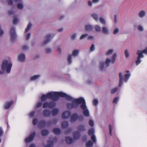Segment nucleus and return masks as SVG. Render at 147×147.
<instances>
[{"label":"nucleus","instance_id":"nucleus-30","mask_svg":"<svg viewBox=\"0 0 147 147\" xmlns=\"http://www.w3.org/2000/svg\"><path fill=\"white\" fill-rule=\"evenodd\" d=\"M93 144L90 140L86 144V147H91L93 145Z\"/></svg>","mask_w":147,"mask_h":147},{"label":"nucleus","instance_id":"nucleus-52","mask_svg":"<svg viewBox=\"0 0 147 147\" xmlns=\"http://www.w3.org/2000/svg\"><path fill=\"white\" fill-rule=\"evenodd\" d=\"M109 129L110 134V135H111L112 131V127L111 125L110 124L109 125Z\"/></svg>","mask_w":147,"mask_h":147},{"label":"nucleus","instance_id":"nucleus-59","mask_svg":"<svg viewBox=\"0 0 147 147\" xmlns=\"http://www.w3.org/2000/svg\"><path fill=\"white\" fill-rule=\"evenodd\" d=\"M57 119H55L53 120V123L54 124H55L57 122Z\"/></svg>","mask_w":147,"mask_h":147},{"label":"nucleus","instance_id":"nucleus-19","mask_svg":"<svg viewBox=\"0 0 147 147\" xmlns=\"http://www.w3.org/2000/svg\"><path fill=\"white\" fill-rule=\"evenodd\" d=\"M119 86L120 87L122 85V84L123 80V77L122 76V74L121 73H119Z\"/></svg>","mask_w":147,"mask_h":147},{"label":"nucleus","instance_id":"nucleus-57","mask_svg":"<svg viewBox=\"0 0 147 147\" xmlns=\"http://www.w3.org/2000/svg\"><path fill=\"white\" fill-rule=\"evenodd\" d=\"M118 98H117V97L115 98L113 100V103H116L118 101Z\"/></svg>","mask_w":147,"mask_h":147},{"label":"nucleus","instance_id":"nucleus-29","mask_svg":"<svg viewBox=\"0 0 147 147\" xmlns=\"http://www.w3.org/2000/svg\"><path fill=\"white\" fill-rule=\"evenodd\" d=\"M94 130L93 128H91L88 131V134L89 136L94 135Z\"/></svg>","mask_w":147,"mask_h":147},{"label":"nucleus","instance_id":"nucleus-47","mask_svg":"<svg viewBox=\"0 0 147 147\" xmlns=\"http://www.w3.org/2000/svg\"><path fill=\"white\" fill-rule=\"evenodd\" d=\"M42 104L41 102H38L36 104V106L37 108H39L41 107Z\"/></svg>","mask_w":147,"mask_h":147},{"label":"nucleus","instance_id":"nucleus-64","mask_svg":"<svg viewBox=\"0 0 147 147\" xmlns=\"http://www.w3.org/2000/svg\"><path fill=\"white\" fill-rule=\"evenodd\" d=\"M46 51L47 53H49L51 52V50L50 49L47 48L46 49Z\"/></svg>","mask_w":147,"mask_h":147},{"label":"nucleus","instance_id":"nucleus-49","mask_svg":"<svg viewBox=\"0 0 147 147\" xmlns=\"http://www.w3.org/2000/svg\"><path fill=\"white\" fill-rule=\"evenodd\" d=\"M38 119H34L33 120V124L34 125H36L37 124L38 122Z\"/></svg>","mask_w":147,"mask_h":147},{"label":"nucleus","instance_id":"nucleus-8","mask_svg":"<svg viewBox=\"0 0 147 147\" xmlns=\"http://www.w3.org/2000/svg\"><path fill=\"white\" fill-rule=\"evenodd\" d=\"M10 34L11 37V42H14L16 40V35L15 33V28L13 27H12L11 28Z\"/></svg>","mask_w":147,"mask_h":147},{"label":"nucleus","instance_id":"nucleus-45","mask_svg":"<svg viewBox=\"0 0 147 147\" xmlns=\"http://www.w3.org/2000/svg\"><path fill=\"white\" fill-rule=\"evenodd\" d=\"M91 139L92 141L94 143H95L96 142V137L94 135H92L91 136Z\"/></svg>","mask_w":147,"mask_h":147},{"label":"nucleus","instance_id":"nucleus-11","mask_svg":"<svg viewBox=\"0 0 147 147\" xmlns=\"http://www.w3.org/2000/svg\"><path fill=\"white\" fill-rule=\"evenodd\" d=\"M73 138L74 139L77 140L79 139L80 137V134L78 131H76L73 133Z\"/></svg>","mask_w":147,"mask_h":147},{"label":"nucleus","instance_id":"nucleus-55","mask_svg":"<svg viewBox=\"0 0 147 147\" xmlns=\"http://www.w3.org/2000/svg\"><path fill=\"white\" fill-rule=\"evenodd\" d=\"M94 50V44H92L90 48V51H93Z\"/></svg>","mask_w":147,"mask_h":147},{"label":"nucleus","instance_id":"nucleus-53","mask_svg":"<svg viewBox=\"0 0 147 147\" xmlns=\"http://www.w3.org/2000/svg\"><path fill=\"white\" fill-rule=\"evenodd\" d=\"M71 131V129H68L67 130L65 131V134H67L70 133Z\"/></svg>","mask_w":147,"mask_h":147},{"label":"nucleus","instance_id":"nucleus-54","mask_svg":"<svg viewBox=\"0 0 147 147\" xmlns=\"http://www.w3.org/2000/svg\"><path fill=\"white\" fill-rule=\"evenodd\" d=\"M119 30L117 28L115 29L113 32V34H116L119 32Z\"/></svg>","mask_w":147,"mask_h":147},{"label":"nucleus","instance_id":"nucleus-25","mask_svg":"<svg viewBox=\"0 0 147 147\" xmlns=\"http://www.w3.org/2000/svg\"><path fill=\"white\" fill-rule=\"evenodd\" d=\"M59 110L57 109H55L52 110V115L53 116H55L57 115L59 113Z\"/></svg>","mask_w":147,"mask_h":147},{"label":"nucleus","instance_id":"nucleus-12","mask_svg":"<svg viewBox=\"0 0 147 147\" xmlns=\"http://www.w3.org/2000/svg\"><path fill=\"white\" fill-rule=\"evenodd\" d=\"M13 103V101H11L9 102H6L4 106V109H8L12 105Z\"/></svg>","mask_w":147,"mask_h":147},{"label":"nucleus","instance_id":"nucleus-15","mask_svg":"<svg viewBox=\"0 0 147 147\" xmlns=\"http://www.w3.org/2000/svg\"><path fill=\"white\" fill-rule=\"evenodd\" d=\"M51 35L50 34L47 35L45 37L46 40L44 41L43 43V45H45L49 42L50 41V38L51 36Z\"/></svg>","mask_w":147,"mask_h":147},{"label":"nucleus","instance_id":"nucleus-38","mask_svg":"<svg viewBox=\"0 0 147 147\" xmlns=\"http://www.w3.org/2000/svg\"><path fill=\"white\" fill-rule=\"evenodd\" d=\"M72 55H68V61L69 64H70L72 62Z\"/></svg>","mask_w":147,"mask_h":147},{"label":"nucleus","instance_id":"nucleus-46","mask_svg":"<svg viewBox=\"0 0 147 147\" xmlns=\"http://www.w3.org/2000/svg\"><path fill=\"white\" fill-rule=\"evenodd\" d=\"M88 35L87 34L82 35L80 38V39L81 40L87 37Z\"/></svg>","mask_w":147,"mask_h":147},{"label":"nucleus","instance_id":"nucleus-24","mask_svg":"<svg viewBox=\"0 0 147 147\" xmlns=\"http://www.w3.org/2000/svg\"><path fill=\"white\" fill-rule=\"evenodd\" d=\"M53 132L55 134L57 135L60 134L61 133L60 129L57 128L54 129Z\"/></svg>","mask_w":147,"mask_h":147},{"label":"nucleus","instance_id":"nucleus-33","mask_svg":"<svg viewBox=\"0 0 147 147\" xmlns=\"http://www.w3.org/2000/svg\"><path fill=\"white\" fill-rule=\"evenodd\" d=\"M32 26V25L30 22L29 23L26 28V29L25 30V32L26 33L28 32L30 29L31 26Z\"/></svg>","mask_w":147,"mask_h":147},{"label":"nucleus","instance_id":"nucleus-16","mask_svg":"<svg viewBox=\"0 0 147 147\" xmlns=\"http://www.w3.org/2000/svg\"><path fill=\"white\" fill-rule=\"evenodd\" d=\"M8 2V4L9 5H12V2H15L16 3H19L22 2V0H7Z\"/></svg>","mask_w":147,"mask_h":147},{"label":"nucleus","instance_id":"nucleus-3","mask_svg":"<svg viewBox=\"0 0 147 147\" xmlns=\"http://www.w3.org/2000/svg\"><path fill=\"white\" fill-rule=\"evenodd\" d=\"M116 54H114L112 57L111 60L107 58L106 61L105 63L103 62H101L100 63V66L99 67L101 71L103 70L105 66V67L107 68L109 65V63L111 62L112 63H114L115 61L116 58Z\"/></svg>","mask_w":147,"mask_h":147},{"label":"nucleus","instance_id":"nucleus-44","mask_svg":"<svg viewBox=\"0 0 147 147\" xmlns=\"http://www.w3.org/2000/svg\"><path fill=\"white\" fill-rule=\"evenodd\" d=\"M99 20L101 23L104 25L105 24V22L103 18L101 17L99 19Z\"/></svg>","mask_w":147,"mask_h":147},{"label":"nucleus","instance_id":"nucleus-56","mask_svg":"<svg viewBox=\"0 0 147 147\" xmlns=\"http://www.w3.org/2000/svg\"><path fill=\"white\" fill-rule=\"evenodd\" d=\"M35 113V112L34 111H32L30 113V117H32L34 115Z\"/></svg>","mask_w":147,"mask_h":147},{"label":"nucleus","instance_id":"nucleus-43","mask_svg":"<svg viewBox=\"0 0 147 147\" xmlns=\"http://www.w3.org/2000/svg\"><path fill=\"white\" fill-rule=\"evenodd\" d=\"M13 23L14 24H16L18 21V19L15 16H13Z\"/></svg>","mask_w":147,"mask_h":147},{"label":"nucleus","instance_id":"nucleus-21","mask_svg":"<svg viewBox=\"0 0 147 147\" xmlns=\"http://www.w3.org/2000/svg\"><path fill=\"white\" fill-rule=\"evenodd\" d=\"M69 124L67 121H64L61 124V127L63 128H66L68 126Z\"/></svg>","mask_w":147,"mask_h":147},{"label":"nucleus","instance_id":"nucleus-20","mask_svg":"<svg viewBox=\"0 0 147 147\" xmlns=\"http://www.w3.org/2000/svg\"><path fill=\"white\" fill-rule=\"evenodd\" d=\"M137 53L138 54H141V56H142V57H143L144 56L143 55V53L147 54V48L142 51H138Z\"/></svg>","mask_w":147,"mask_h":147},{"label":"nucleus","instance_id":"nucleus-7","mask_svg":"<svg viewBox=\"0 0 147 147\" xmlns=\"http://www.w3.org/2000/svg\"><path fill=\"white\" fill-rule=\"evenodd\" d=\"M56 106L55 103L53 102H45L43 104L42 107L44 108L49 107L50 108H53L54 107Z\"/></svg>","mask_w":147,"mask_h":147},{"label":"nucleus","instance_id":"nucleus-26","mask_svg":"<svg viewBox=\"0 0 147 147\" xmlns=\"http://www.w3.org/2000/svg\"><path fill=\"white\" fill-rule=\"evenodd\" d=\"M53 141L49 140L47 142V145L45 147H53Z\"/></svg>","mask_w":147,"mask_h":147},{"label":"nucleus","instance_id":"nucleus-10","mask_svg":"<svg viewBox=\"0 0 147 147\" xmlns=\"http://www.w3.org/2000/svg\"><path fill=\"white\" fill-rule=\"evenodd\" d=\"M71 112L68 111H66L63 113L62 115V118L63 119H67L70 116Z\"/></svg>","mask_w":147,"mask_h":147},{"label":"nucleus","instance_id":"nucleus-18","mask_svg":"<svg viewBox=\"0 0 147 147\" xmlns=\"http://www.w3.org/2000/svg\"><path fill=\"white\" fill-rule=\"evenodd\" d=\"M25 59V55L24 54H21L18 56V59L19 61H24Z\"/></svg>","mask_w":147,"mask_h":147},{"label":"nucleus","instance_id":"nucleus-2","mask_svg":"<svg viewBox=\"0 0 147 147\" xmlns=\"http://www.w3.org/2000/svg\"><path fill=\"white\" fill-rule=\"evenodd\" d=\"M57 92H49L47 94L42 95L41 97V99L42 102L47 100V98L52 99L54 101L57 100Z\"/></svg>","mask_w":147,"mask_h":147},{"label":"nucleus","instance_id":"nucleus-48","mask_svg":"<svg viewBox=\"0 0 147 147\" xmlns=\"http://www.w3.org/2000/svg\"><path fill=\"white\" fill-rule=\"evenodd\" d=\"M93 104L94 106H96L98 103V101L96 99H94L93 101Z\"/></svg>","mask_w":147,"mask_h":147},{"label":"nucleus","instance_id":"nucleus-58","mask_svg":"<svg viewBox=\"0 0 147 147\" xmlns=\"http://www.w3.org/2000/svg\"><path fill=\"white\" fill-rule=\"evenodd\" d=\"M30 33H29L28 34H27L26 36V40H28L29 39L30 37Z\"/></svg>","mask_w":147,"mask_h":147},{"label":"nucleus","instance_id":"nucleus-39","mask_svg":"<svg viewBox=\"0 0 147 147\" xmlns=\"http://www.w3.org/2000/svg\"><path fill=\"white\" fill-rule=\"evenodd\" d=\"M95 29L96 31L100 32L101 30V28L98 25H96L95 26Z\"/></svg>","mask_w":147,"mask_h":147},{"label":"nucleus","instance_id":"nucleus-62","mask_svg":"<svg viewBox=\"0 0 147 147\" xmlns=\"http://www.w3.org/2000/svg\"><path fill=\"white\" fill-rule=\"evenodd\" d=\"M76 36V35L75 34H73L71 36V39L73 40H74Z\"/></svg>","mask_w":147,"mask_h":147},{"label":"nucleus","instance_id":"nucleus-34","mask_svg":"<svg viewBox=\"0 0 147 147\" xmlns=\"http://www.w3.org/2000/svg\"><path fill=\"white\" fill-rule=\"evenodd\" d=\"M91 16L96 21L98 20V15L96 14L95 13L92 14H91Z\"/></svg>","mask_w":147,"mask_h":147},{"label":"nucleus","instance_id":"nucleus-23","mask_svg":"<svg viewBox=\"0 0 147 147\" xmlns=\"http://www.w3.org/2000/svg\"><path fill=\"white\" fill-rule=\"evenodd\" d=\"M49 133V131L47 129H44L42 131L41 134L42 136H47Z\"/></svg>","mask_w":147,"mask_h":147},{"label":"nucleus","instance_id":"nucleus-50","mask_svg":"<svg viewBox=\"0 0 147 147\" xmlns=\"http://www.w3.org/2000/svg\"><path fill=\"white\" fill-rule=\"evenodd\" d=\"M117 90V88H116L112 89L111 91V93L112 94H114Z\"/></svg>","mask_w":147,"mask_h":147},{"label":"nucleus","instance_id":"nucleus-32","mask_svg":"<svg viewBox=\"0 0 147 147\" xmlns=\"http://www.w3.org/2000/svg\"><path fill=\"white\" fill-rule=\"evenodd\" d=\"M145 12L144 11H142L139 12V16L140 18H142L145 16Z\"/></svg>","mask_w":147,"mask_h":147},{"label":"nucleus","instance_id":"nucleus-35","mask_svg":"<svg viewBox=\"0 0 147 147\" xmlns=\"http://www.w3.org/2000/svg\"><path fill=\"white\" fill-rule=\"evenodd\" d=\"M39 125H41L42 127L45 126L46 125V122L45 121L42 120L41 121L39 124Z\"/></svg>","mask_w":147,"mask_h":147},{"label":"nucleus","instance_id":"nucleus-51","mask_svg":"<svg viewBox=\"0 0 147 147\" xmlns=\"http://www.w3.org/2000/svg\"><path fill=\"white\" fill-rule=\"evenodd\" d=\"M125 54L126 57H128L129 56V53L128 52V50L126 49L125 51Z\"/></svg>","mask_w":147,"mask_h":147},{"label":"nucleus","instance_id":"nucleus-60","mask_svg":"<svg viewBox=\"0 0 147 147\" xmlns=\"http://www.w3.org/2000/svg\"><path fill=\"white\" fill-rule=\"evenodd\" d=\"M112 50H110L106 53V55H110L112 53Z\"/></svg>","mask_w":147,"mask_h":147},{"label":"nucleus","instance_id":"nucleus-5","mask_svg":"<svg viewBox=\"0 0 147 147\" xmlns=\"http://www.w3.org/2000/svg\"><path fill=\"white\" fill-rule=\"evenodd\" d=\"M82 100L81 104L80 105V108L83 110V113L84 115L86 117H88L89 116V112L87 108L85 100L83 98Z\"/></svg>","mask_w":147,"mask_h":147},{"label":"nucleus","instance_id":"nucleus-31","mask_svg":"<svg viewBox=\"0 0 147 147\" xmlns=\"http://www.w3.org/2000/svg\"><path fill=\"white\" fill-rule=\"evenodd\" d=\"M102 32L106 34H109L108 30V28L105 27H103L102 28Z\"/></svg>","mask_w":147,"mask_h":147},{"label":"nucleus","instance_id":"nucleus-61","mask_svg":"<svg viewBox=\"0 0 147 147\" xmlns=\"http://www.w3.org/2000/svg\"><path fill=\"white\" fill-rule=\"evenodd\" d=\"M138 30L140 31H142L143 30L142 27L140 26H138Z\"/></svg>","mask_w":147,"mask_h":147},{"label":"nucleus","instance_id":"nucleus-6","mask_svg":"<svg viewBox=\"0 0 147 147\" xmlns=\"http://www.w3.org/2000/svg\"><path fill=\"white\" fill-rule=\"evenodd\" d=\"M57 100L58 99L59 97H65L66 100L70 101L73 100L74 99L72 97L62 92H57Z\"/></svg>","mask_w":147,"mask_h":147},{"label":"nucleus","instance_id":"nucleus-9","mask_svg":"<svg viewBox=\"0 0 147 147\" xmlns=\"http://www.w3.org/2000/svg\"><path fill=\"white\" fill-rule=\"evenodd\" d=\"M35 135L36 132L35 131L34 132L30 135L28 138H27L25 139V142L26 143H28L32 141Z\"/></svg>","mask_w":147,"mask_h":147},{"label":"nucleus","instance_id":"nucleus-27","mask_svg":"<svg viewBox=\"0 0 147 147\" xmlns=\"http://www.w3.org/2000/svg\"><path fill=\"white\" fill-rule=\"evenodd\" d=\"M78 129L79 131H84L86 130V129L83 125H80L78 127Z\"/></svg>","mask_w":147,"mask_h":147},{"label":"nucleus","instance_id":"nucleus-14","mask_svg":"<svg viewBox=\"0 0 147 147\" xmlns=\"http://www.w3.org/2000/svg\"><path fill=\"white\" fill-rule=\"evenodd\" d=\"M43 113V115L45 117H49L51 114V111L47 109L45 110Z\"/></svg>","mask_w":147,"mask_h":147},{"label":"nucleus","instance_id":"nucleus-37","mask_svg":"<svg viewBox=\"0 0 147 147\" xmlns=\"http://www.w3.org/2000/svg\"><path fill=\"white\" fill-rule=\"evenodd\" d=\"M130 76V74H125L124 76L125 78V81L126 82Z\"/></svg>","mask_w":147,"mask_h":147},{"label":"nucleus","instance_id":"nucleus-36","mask_svg":"<svg viewBox=\"0 0 147 147\" xmlns=\"http://www.w3.org/2000/svg\"><path fill=\"white\" fill-rule=\"evenodd\" d=\"M40 76L39 75H35L32 77L30 78L31 80H34L37 79Z\"/></svg>","mask_w":147,"mask_h":147},{"label":"nucleus","instance_id":"nucleus-63","mask_svg":"<svg viewBox=\"0 0 147 147\" xmlns=\"http://www.w3.org/2000/svg\"><path fill=\"white\" fill-rule=\"evenodd\" d=\"M8 14L10 15H13L14 14V13L13 11L11 10L8 12Z\"/></svg>","mask_w":147,"mask_h":147},{"label":"nucleus","instance_id":"nucleus-1","mask_svg":"<svg viewBox=\"0 0 147 147\" xmlns=\"http://www.w3.org/2000/svg\"><path fill=\"white\" fill-rule=\"evenodd\" d=\"M83 98L81 97L75 99L73 100L71 103H67L66 104L67 108L69 109L77 108L79 105L81 104Z\"/></svg>","mask_w":147,"mask_h":147},{"label":"nucleus","instance_id":"nucleus-40","mask_svg":"<svg viewBox=\"0 0 147 147\" xmlns=\"http://www.w3.org/2000/svg\"><path fill=\"white\" fill-rule=\"evenodd\" d=\"M78 51L77 50H74L73 52L72 55L73 56H76L78 53Z\"/></svg>","mask_w":147,"mask_h":147},{"label":"nucleus","instance_id":"nucleus-42","mask_svg":"<svg viewBox=\"0 0 147 147\" xmlns=\"http://www.w3.org/2000/svg\"><path fill=\"white\" fill-rule=\"evenodd\" d=\"M89 125L91 127H93L94 125V122L91 119H90L89 122Z\"/></svg>","mask_w":147,"mask_h":147},{"label":"nucleus","instance_id":"nucleus-28","mask_svg":"<svg viewBox=\"0 0 147 147\" xmlns=\"http://www.w3.org/2000/svg\"><path fill=\"white\" fill-rule=\"evenodd\" d=\"M93 29L92 27L90 25H87L85 26V30L86 31H90Z\"/></svg>","mask_w":147,"mask_h":147},{"label":"nucleus","instance_id":"nucleus-13","mask_svg":"<svg viewBox=\"0 0 147 147\" xmlns=\"http://www.w3.org/2000/svg\"><path fill=\"white\" fill-rule=\"evenodd\" d=\"M78 116L77 114H73L71 116V121H76L78 119Z\"/></svg>","mask_w":147,"mask_h":147},{"label":"nucleus","instance_id":"nucleus-41","mask_svg":"<svg viewBox=\"0 0 147 147\" xmlns=\"http://www.w3.org/2000/svg\"><path fill=\"white\" fill-rule=\"evenodd\" d=\"M17 7L18 9H23V6L22 4L19 3L17 5Z\"/></svg>","mask_w":147,"mask_h":147},{"label":"nucleus","instance_id":"nucleus-17","mask_svg":"<svg viewBox=\"0 0 147 147\" xmlns=\"http://www.w3.org/2000/svg\"><path fill=\"white\" fill-rule=\"evenodd\" d=\"M65 140L66 142L68 144H71L73 142L72 139L69 137H66Z\"/></svg>","mask_w":147,"mask_h":147},{"label":"nucleus","instance_id":"nucleus-22","mask_svg":"<svg viewBox=\"0 0 147 147\" xmlns=\"http://www.w3.org/2000/svg\"><path fill=\"white\" fill-rule=\"evenodd\" d=\"M137 54L138 55V56L137 57V59L136 61V65H138L141 62V61L140 60V59L142 57V56H141V54H138L137 53Z\"/></svg>","mask_w":147,"mask_h":147},{"label":"nucleus","instance_id":"nucleus-4","mask_svg":"<svg viewBox=\"0 0 147 147\" xmlns=\"http://www.w3.org/2000/svg\"><path fill=\"white\" fill-rule=\"evenodd\" d=\"M12 66V64L11 63H8L7 60H5L3 61L2 64L1 69L3 71L5 70L7 73H9L10 72L11 68Z\"/></svg>","mask_w":147,"mask_h":147}]
</instances>
